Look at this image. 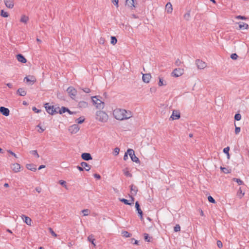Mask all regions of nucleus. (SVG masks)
Segmentation results:
<instances>
[{"label": "nucleus", "instance_id": "obj_1", "mask_svg": "<svg viewBox=\"0 0 249 249\" xmlns=\"http://www.w3.org/2000/svg\"><path fill=\"white\" fill-rule=\"evenodd\" d=\"M124 112L126 113V110L118 108L113 111V115L115 119L118 120H124Z\"/></svg>", "mask_w": 249, "mask_h": 249}, {"label": "nucleus", "instance_id": "obj_2", "mask_svg": "<svg viewBox=\"0 0 249 249\" xmlns=\"http://www.w3.org/2000/svg\"><path fill=\"white\" fill-rule=\"evenodd\" d=\"M99 98L100 96H95L91 97L93 103L96 105V107L98 109H103L104 107V102L102 101Z\"/></svg>", "mask_w": 249, "mask_h": 249}, {"label": "nucleus", "instance_id": "obj_3", "mask_svg": "<svg viewBox=\"0 0 249 249\" xmlns=\"http://www.w3.org/2000/svg\"><path fill=\"white\" fill-rule=\"evenodd\" d=\"M96 118L101 122H106L108 119V115L105 112L100 110L96 112Z\"/></svg>", "mask_w": 249, "mask_h": 249}, {"label": "nucleus", "instance_id": "obj_4", "mask_svg": "<svg viewBox=\"0 0 249 249\" xmlns=\"http://www.w3.org/2000/svg\"><path fill=\"white\" fill-rule=\"evenodd\" d=\"M127 153L133 162L137 163H140V160H139V158L136 156L135 152L132 149H128Z\"/></svg>", "mask_w": 249, "mask_h": 249}, {"label": "nucleus", "instance_id": "obj_5", "mask_svg": "<svg viewBox=\"0 0 249 249\" xmlns=\"http://www.w3.org/2000/svg\"><path fill=\"white\" fill-rule=\"evenodd\" d=\"M44 107L46 111L51 115H54L56 114V111L54 109L53 106L49 105V103H46L44 104Z\"/></svg>", "mask_w": 249, "mask_h": 249}, {"label": "nucleus", "instance_id": "obj_6", "mask_svg": "<svg viewBox=\"0 0 249 249\" xmlns=\"http://www.w3.org/2000/svg\"><path fill=\"white\" fill-rule=\"evenodd\" d=\"M67 91L71 98L74 99L77 94V90L73 87L71 86L67 89Z\"/></svg>", "mask_w": 249, "mask_h": 249}, {"label": "nucleus", "instance_id": "obj_7", "mask_svg": "<svg viewBox=\"0 0 249 249\" xmlns=\"http://www.w3.org/2000/svg\"><path fill=\"white\" fill-rule=\"evenodd\" d=\"M184 73V70L181 68H176L174 70L173 72L171 73V75L173 76L178 77L182 75Z\"/></svg>", "mask_w": 249, "mask_h": 249}, {"label": "nucleus", "instance_id": "obj_8", "mask_svg": "<svg viewBox=\"0 0 249 249\" xmlns=\"http://www.w3.org/2000/svg\"><path fill=\"white\" fill-rule=\"evenodd\" d=\"M24 81L26 82L29 85H32L36 81V78L34 76L29 75L24 78Z\"/></svg>", "mask_w": 249, "mask_h": 249}, {"label": "nucleus", "instance_id": "obj_9", "mask_svg": "<svg viewBox=\"0 0 249 249\" xmlns=\"http://www.w3.org/2000/svg\"><path fill=\"white\" fill-rule=\"evenodd\" d=\"M135 208L136 211L137 212L138 216L140 217L141 220H143V212L140 208V205L138 201H136L135 203Z\"/></svg>", "mask_w": 249, "mask_h": 249}, {"label": "nucleus", "instance_id": "obj_10", "mask_svg": "<svg viewBox=\"0 0 249 249\" xmlns=\"http://www.w3.org/2000/svg\"><path fill=\"white\" fill-rule=\"evenodd\" d=\"M136 3L135 0H126L125 5L128 6L131 9L133 10L136 8Z\"/></svg>", "mask_w": 249, "mask_h": 249}, {"label": "nucleus", "instance_id": "obj_11", "mask_svg": "<svg viewBox=\"0 0 249 249\" xmlns=\"http://www.w3.org/2000/svg\"><path fill=\"white\" fill-rule=\"evenodd\" d=\"M196 64L198 69H203L206 67V64L203 61L200 59H196Z\"/></svg>", "mask_w": 249, "mask_h": 249}, {"label": "nucleus", "instance_id": "obj_12", "mask_svg": "<svg viewBox=\"0 0 249 249\" xmlns=\"http://www.w3.org/2000/svg\"><path fill=\"white\" fill-rule=\"evenodd\" d=\"M79 129L78 125L74 124L69 127V130L71 133L75 134L79 131Z\"/></svg>", "mask_w": 249, "mask_h": 249}, {"label": "nucleus", "instance_id": "obj_13", "mask_svg": "<svg viewBox=\"0 0 249 249\" xmlns=\"http://www.w3.org/2000/svg\"><path fill=\"white\" fill-rule=\"evenodd\" d=\"M0 113L5 116H8L9 115L10 110L8 108L4 107H0Z\"/></svg>", "mask_w": 249, "mask_h": 249}, {"label": "nucleus", "instance_id": "obj_14", "mask_svg": "<svg viewBox=\"0 0 249 249\" xmlns=\"http://www.w3.org/2000/svg\"><path fill=\"white\" fill-rule=\"evenodd\" d=\"M81 158L83 160L88 161L92 159L90 154L89 153H83L81 154Z\"/></svg>", "mask_w": 249, "mask_h": 249}, {"label": "nucleus", "instance_id": "obj_15", "mask_svg": "<svg viewBox=\"0 0 249 249\" xmlns=\"http://www.w3.org/2000/svg\"><path fill=\"white\" fill-rule=\"evenodd\" d=\"M151 78V75L150 73L143 74L142 75V81L146 83H148Z\"/></svg>", "mask_w": 249, "mask_h": 249}, {"label": "nucleus", "instance_id": "obj_16", "mask_svg": "<svg viewBox=\"0 0 249 249\" xmlns=\"http://www.w3.org/2000/svg\"><path fill=\"white\" fill-rule=\"evenodd\" d=\"M180 117V113L177 110H174L170 118L173 120L178 119Z\"/></svg>", "mask_w": 249, "mask_h": 249}, {"label": "nucleus", "instance_id": "obj_17", "mask_svg": "<svg viewBox=\"0 0 249 249\" xmlns=\"http://www.w3.org/2000/svg\"><path fill=\"white\" fill-rule=\"evenodd\" d=\"M130 193L133 196H136L138 191V187L134 184H131L130 186Z\"/></svg>", "mask_w": 249, "mask_h": 249}, {"label": "nucleus", "instance_id": "obj_18", "mask_svg": "<svg viewBox=\"0 0 249 249\" xmlns=\"http://www.w3.org/2000/svg\"><path fill=\"white\" fill-rule=\"evenodd\" d=\"M16 57L18 60L22 63H25L27 62V59L21 53L18 54Z\"/></svg>", "mask_w": 249, "mask_h": 249}, {"label": "nucleus", "instance_id": "obj_19", "mask_svg": "<svg viewBox=\"0 0 249 249\" xmlns=\"http://www.w3.org/2000/svg\"><path fill=\"white\" fill-rule=\"evenodd\" d=\"M11 168L14 172L17 173L20 171V165L18 163H15L12 165Z\"/></svg>", "mask_w": 249, "mask_h": 249}, {"label": "nucleus", "instance_id": "obj_20", "mask_svg": "<svg viewBox=\"0 0 249 249\" xmlns=\"http://www.w3.org/2000/svg\"><path fill=\"white\" fill-rule=\"evenodd\" d=\"M21 217H22V218L24 222L26 224H27L28 225H30V226L31 225L32 220L30 217H29L25 215H23V214L22 215Z\"/></svg>", "mask_w": 249, "mask_h": 249}, {"label": "nucleus", "instance_id": "obj_21", "mask_svg": "<svg viewBox=\"0 0 249 249\" xmlns=\"http://www.w3.org/2000/svg\"><path fill=\"white\" fill-rule=\"evenodd\" d=\"M4 2L7 7L12 8L14 7V0H4Z\"/></svg>", "mask_w": 249, "mask_h": 249}, {"label": "nucleus", "instance_id": "obj_22", "mask_svg": "<svg viewBox=\"0 0 249 249\" xmlns=\"http://www.w3.org/2000/svg\"><path fill=\"white\" fill-rule=\"evenodd\" d=\"M26 91L24 88H19L17 91V94L21 96H24L26 95Z\"/></svg>", "mask_w": 249, "mask_h": 249}, {"label": "nucleus", "instance_id": "obj_23", "mask_svg": "<svg viewBox=\"0 0 249 249\" xmlns=\"http://www.w3.org/2000/svg\"><path fill=\"white\" fill-rule=\"evenodd\" d=\"M80 164L84 168V170L85 169L87 171H89L91 168V165L86 162H82Z\"/></svg>", "mask_w": 249, "mask_h": 249}, {"label": "nucleus", "instance_id": "obj_24", "mask_svg": "<svg viewBox=\"0 0 249 249\" xmlns=\"http://www.w3.org/2000/svg\"><path fill=\"white\" fill-rule=\"evenodd\" d=\"M239 24V29H249V25L243 22H239L238 23Z\"/></svg>", "mask_w": 249, "mask_h": 249}, {"label": "nucleus", "instance_id": "obj_25", "mask_svg": "<svg viewBox=\"0 0 249 249\" xmlns=\"http://www.w3.org/2000/svg\"><path fill=\"white\" fill-rule=\"evenodd\" d=\"M26 168L32 171H36V165L34 164H26Z\"/></svg>", "mask_w": 249, "mask_h": 249}, {"label": "nucleus", "instance_id": "obj_26", "mask_svg": "<svg viewBox=\"0 0 249 249\" xmlns=\"http://www.w3.org/2000/svg\"><path fill=\"white\" fill-rule=\"evenodd\" d=\"M165 10L168 13H171L172 12L173 8L172 5L170 2H168L165 6Z\"/></svg>", "mask_w": 249, "mask_h": 249}, {"label": "nucleus", "instance_id": "obj_27", "mask_svg": "<svg viewBox=\"0 0 249 249\" xmlns=\"http://www.w3.org/2000/svg\"><path fill=\"white\" fill-rule=\"evenodd\" d=\"M78 106L79 108H86L88 106V104L85 101H80Z\"/></svg>", "mask_w": 249, "mask_h": 249}, {"label": "nucleus", "instance_id": "obj_28", "mask_svg": "<svg viewBox=\"0 0 249 249\" xmlns=\"http://www.w3.org/2000/svg\"><path fill=\"white\" fill-rule=\"evenodd\" d=\"M124 120L128 119L132 116V113L130 111L126 110V113L124 112Z\"/></svg>", "mask_w": 249, "mask_h": 249}, {"label": "nucleus", "instance_id": "obj_29", "mask_svg": "<svg viewBox=\"0 0 249 249\" xmlns=\"http://www.w3.org/2000/svg\"><path fill=\"white\" fill-rule=\"evenodd\" d=\"M28 20H29L28 17L25 16V15H22L20 19V21L21 22H23L24 23H26L28 21Z\"/></svg>", "mask_w": 249, "mask_h": 249}, {"label": "nucleus", "instance_id": "obj_30", "mask_svg": "<svg viewBox=\"0 0 249 249\" xmlns=\"http://www.w3.org/2000/svg\"><path fill=\"white\" fill-rule=\"evenodd\" d=\"M88 241L91 243V244L94 245V246H95V244L94 242L95 239L94 238V235L92 234L89 235L88 237Z\"/></svg>", "mask_w": 249, "mask_h": 249}, {"label": "nucleus", "instance_id": "obj_31", "mask_svg": "<svg viewBox=\"0 0 249 249\" xmlns=\"http://www.w3.org/2000/svg\"><path fill=\"white\" fill-rule=\"evenodd\" d=\"M121 202L124 203L125 205H132V203H130L129 201L125 198H119Z\"/></svg>", "mask_w": 249, "mask_h": 249}, {"label": "nucleus", "instance_id": "obj_32", "mask_svg": "<svg viewBox=\"0 0 249 249\" xmlns=\"http://www.w3.org/2000/svg\"><path fill=\"white\" fill-rule=\"evenodd\" d=\"M159 81L158 83V85L159 86H164L166 85V82H164V80L162 77H159Z\"/></svg>", "mask_w": 249, "mask_h": 249}, {"label": "nucleus", "instance_id": "obj_33", "mask_svg": "<svg viewBox=\"0 0 249 249\" xmlns=\"http://www.w3.org/2000/svg\"><path fill=\"white\" fill-rule=\"evenodd\" d=\"M68 110H69L68 108L65 107H62L60 108V109H59V113L60 114H62L67 112Z\"/></svg>", "mask_w": 249, "mask_h": 249}, {"label": "nucleus", "instance_id": "obj_34", "mask_svg": "<svg viewBox=\"0 0 249 249\" xmlns=\"http://www.w3.org/2000/svg\"><path fill=\"white\" fill-rule=\"evenodd\" d=\"M232 180L234 181L237 182L239 185H244V182L242 180H241L240 178H233L232 179Z\"/></svg>", "mask_w": 249, "mask_h": 249}, {"label": "nucleus", "instance_id": "obj_35", "mask_svg": "<svg viewBox=\"0 0 249 249\" xmlns=\"http://www.w3.org/2000/svg\"><path fill=\"white\" fill-rule=\"evenodd\" d=\"M183 17H184V18L188 21L190 20V17H191V16H190V11H188L187 12V13H186V14H185L183 16Z\"/></svg>", "mask_w": 249, "mask_h": 249}, {"label": "nucleus", "instance_id": "obj_36", "mask_svg": "<svg viewBox=\"0 0 249 249\" xmlns=\"http://www.w3.org/2000/svg\"><path fill=\"white\" fill-rule=\"evenodd\" d=\"M85 121L84 117H80L75 120V122L78 124H81Z\"/></svg>", "mask_w": 249, "mask_h": 249}, {"label": "nucleus", "instance_id": "obj_37", "mask_svg": "<svg viewBox=\"0 0 249 249\" xmlns=\"http://www.w3.org/2000/svg\"><path fill=\"white\" fill-rule=\"evenodd\" d=\"M122 234L124 237H129L131 236V234L127 231H123Z\"/></svg>", "mask_w": 249, "mask_h": 249}, {"label": "nucleus", "instance_id": "obj_38", "mask_svg": "<svg viewBox=\"0 0 249 249\" xmlns=\"http://www.w3.org/2000/svg\"><path fill=\"white\" fill-rule=\"evenodd\" d=\"M0 16L4 18H7L9 16V14L7 12H5L3 10L0 11Z\"/></svg>", "mask_w": 249, "mask_h": 249}, {"label": "nucleus", "instance_id": "obj_39", "mask_svg": "<svg viewBox=\"0 0 249 249\" xmlns=\"http://www.w3.org/2000/svg\"><path fill=\"white\" fill-rule=\"evenodd\" d=\"M237 195L240 198H241L244 195V193H243L241 187L239 188V189L238 191Z\"/></svg>", "mask_w": 249, "mask_h": 249}, {"label": "nucleus", "instance_id": "obj_40", "mask_svg": "<svg viewBox=\"0 0 249 249\" xmlns=\"http://www.w3.org/2000/svg\"><path fill=\"white\" fill-rule=\"evenodd\" d=\"M117 42V39L115 36H111V43L112 45H115L116 44Z\"/></svg>", "mask_w": 249, "mask_h": 249}, {"label": "nucleus", "instance_id": "obj_41", "mask_svg": "<svg viewBox=\"0 0 249 249\" xmlns=\"http://www.w3.org/2000/svg\"><path fill=\"white\" fill-rule=\"evenodd\" d=\"M30 153L33 155L36 156V158H39V156L37 153V150H32L30 151Z\"/></svg>", "mask_w": 249, "mask_h": 249}, {"label": "nucleus", "instance_id": "obj_42", "mask_svg": "<svg viewBox=\"0 0 249 249\" xmlns=\"http://www.w3.org/2000/svg\"><path fill=\"white\" fill-rule=\"evenodd\" d=\"M241 119V115L239 113H236L234 116V119L236 121H240Z\"/></svg>", "mask_w": 249, "mask_h": 249}, {"label": "nucleus", "instance_id": "obj_43", "mask_svg": "<svg viewBox=\"0 0 249 249\" xmlns=\"http://www.w3.org/2000/svg\"><path fill=\"white\" fill-rule=\"evenodd\" d=\"M143 236H144V240L145 241L150 242V238L148 234L145 233L143 234Z\"/></svg>", "mask_w": 249, "mask_h": 249}, {"label": "nucleus", "instance_id": "obj_44", "mask_svg": "<svg viewBox=\"0 0 249 249\" xmlns=\"http://www.w3.org/2000/svg\"><path fill=\"white\" fill-rule=\"evenodd\" d=\"M235 18L238 19H242V20H246L248 18L243 16L239 15V16H237L235 17Z\"/></svg>", "mask_w": 249, "mask_h": 249}, {"label": "nucleus", "instance_id": "obj_45", "mask_svg": "<svg viewBox=\"0 0 249 249\" xmlns=\"http://www.w3.org/2000/svg\"><path fill=\"white\" fill-rule=\"evenodd\" d=\"M208 201L210 203H216V201L214 200V199L212 196H209L208 197Z\"/></svg>", "mask_w": 249, "mask_h": 249}, {"label": "nucleus", "instance_id": "obj_46", "mask_svg": "<svg viewBox=\"0 0 249 249\" xmlns=\"http://www.w3.org/2000/svg\"><path fill=\"white\" fill-rule=\"evenodd\" d=\"M220 169L225 174H228V173H230V172L229 171V169H227V168L226 167H220Z\"/></svg>", "mask_w": 249, "mask_h": 249}, {"label": "nucleus", "instance_id": "obj_47", "mask_svg": "<svg viewBox=\"0 0 249 249\" xmlns=\"http://www.w3.org/2000/svg\"><path fill=\"white\" fill-rule=\"evenodd\" d=\"M174 230L175 232H178L180 231V227L179 225L177 224L174 228Z\"/></svg>", "mask_w": 249, "mask_h": 249}, {"label": "nucleus", "instance_id": "obj_48", "mask_svg": "<svg viewBox=\"0 0 249 249\" xmlns=\"http://www.w3.org/2000/svg\"><path fill=\"white\" fill-rule=\"evenodd\" d=\"M238 56L236 53H232L231 55V58L233 60H236L238 58Z\"/></svg>", "mask_w": 249, "mask_h": 249}, {"label": "nucleus", "instance_id": "obj_49", "mask_svg": "<svg viewBox=\"0 0 249 249\" xmlns=\"http://www.w3.org/2000/svg\"><path fill=\"white\" fill-rule=\"evenodd\" d=\"M119 151H120V149L118 147H116L114 149L113 154L115 156H117V155H118L119 154Z\"/></svg>", "mask_w": 249, "mask_h": 249}, {"label": "nucleus", "instance_id": "obj_50", "mask_svg": "<svg viewBox=\"0 0 249 249\" xmlns=\"http://www.w3.org/2000/svg\"><path fill=\"white\" fill-rule=\"evenodd\" d=\"M49 230L51 234L54 237H57V235L55 233L53 230L51 228H49Z\"/></svg>", "mask_w": 249, "mask_h": 249}, {"label": "nucleus", "instance_id": "obj_51", "mask_svg": "<svg viewBox=\"0 0 249 249\" xmlns=\"http://www.w3.org/2000/svg\"><path fill=\"white\" fill-rule=\"evenodd\" d=\"M111 2L112 3L114 4V5L118 8L119 7V0H111Z\"/></svg>", "mask_w": 249, "mask_h": 249}, {"label": "nucleus", "instance_id": "obj_52", "mask_svg": "<svg viewBox=\"0 0 249 249\" xmlns=\"http://www.w3.org/2000/svg\"><path fill=\"white\" fill-rule=\"evenodd\" d=\"M230 151V147L227 146L224 148L223 149V152L226 154V155L229 153Z\"/></svg>", "mask_w": 249, "mask_h": 249}, {"label": "nucleus", "instance_id": "obj_53", "mask_svg": "<svg viewBox=\"0 0 249 249\" xmlns=\"http://www.w3.org/2000/svg\"><path fill=\"white\" fill-rule=\"evenodd\" d=\"M235 134H238L240 132L241 128H240V127L236 126L235 124Z\"/></svg>", "mask_w": 249, "mask_h": 249}, {"label": "nucleus", "instance_id": "obj_54", "mask_svg": "<svg viewBox=\"0 0 249 249\" xmlns=\"http://www.w3.org/2000/svg\"><path fill=\"white\" fill-rule=\"evenodd\" d=\"M124 175L126 176V177H132V175L129 171H124Z\"/></svg>", "mask_w": 249, "mask_h": 249}, {"label": "nucleus", "instance_id": "obj_55", "mask_svg": "<svg viewBox=\"0 0 249 249\" xmlns=\"http://www.w3.org/2000/svg\"><path fill=\"white\" fill-rule=\"evenodd\" d=\"M82 212L84 214V216H87L89 214V210L88 209H84Z\"/></svg>", "mask_w": 249, "mask_h": 249}, {"label": "nucleus", "instance_id": "obj_56", "mask_svg": "<svg viewBox=\"0 0 249 249\" xmlns=\"http://www.w3.org/2000/svg\"><path fill=\"white\" fill-rule=\"evenodd\" d=\"M32 110L37 113H40L41 111V110L36 108L35 107H33Z\"/></svg>", "mask_w": 249, "mask_h": 249}, {"label": "nucleus", "instance_id": "obj_57", "mask_svg": "<svg viewBox=\"0 0 249 249\" xmlns=\"http://www.w3.org/2000/svg\"><path fill=\"white\" fill-rule=\"evenodd\" d=\"M181 63L182 62L179 59H177L175 62V65L177 66H179Z\"/></svg>", "mask_w": 249, "mask_h": 249}, {"label": "nucleus", "instance_id": "obj_58", "mask_svg": "<svg viewBox=\"0 0 249 249\" xmlns=\"http://www.w3.org/2000/svg\"><path fill=\"white\" fill-rule=\"evenodd\" d=\"M37 127L39 128V129H40V130H38V132L39 133H42V132H43L45 130V128H42L41 127V126H40V124H38V125H37Z\"/></svg>", "mask_w": 249, "mask_h": 249}, {"label": "nucleus", "instance_id": "obj_59", "mask_svg": "<svg viewBox=\"0 0 249 249\" xmlns=\"http://www.w3.org/2000/svg\"><path fill=\"white\" fill-rule=\"evenodd\" d=\"M81 89L83 90V91L87 93H89L90 92V89L88 88Z\"/></svg>", "mask_w": 249, "mask_h": 249}, {"label": "nucleus", "instance_id": "obj_60", "mask_svg": "<svg viewBox=\"0 0 249 249\" xmlns=\"http://www.w3.org/2000/svg\"><path fill=\"white\" fill-rule=\"evenodd\" d=\"M217 245L218 247L219 248H222L223 246L222 243L220 240H218L217 241Z\"/></svg>", "mask_w": 249, "mask_h": 249}, {"label": "nucleus", "instance_id": "obj_61", "mask_svg": "<svg viewBox=\"0 0 249 249\" xmlns=\"http://www.w3.org/2000/svg\"><path fill=\"white\" fill-rule=\"evenodd\" d=\"M129 197L131 199V202L130 203H132V204H133L134 203V200H135V198L134 197V196L132 195V194H131V195H129Z\"/></svg>", "mask_w": 249, "mask_h": 249}, {"label": "nucleus", "instance_id": "obj_62", "mask_svg": "<svg viewBox=\"0 0 249 249\" xmlns=\"http://www.w3.org/2000/svg\"><path fill=\"white\" fill-rule=\"evenodd\" d=\"M93 176L95 178H96L97 179H100L101 178V176L99 174H93Z\"/></svg>", "mask_w": 249, "mask_h": 249}, {"label": "nucleus", "instance_id": "obj_63", "mask_svg": "<svg viewBox=\"0 0 249 249\" xmlns=\"http://www.w3.org/2000/svg\"><path fill=\"white\" fill-rule=\"evenodd\" d=\"M7 152L10 153L11 155H12V156H14L15 158H17V155L14 153L13 152H12L11 150H9L7 151Z\"/></svg>", "mask_w": 249, "mask_h": 249}, {"label": "nucleus", "instance_id": "obj_64", "mask_svg": "<svg viewBox=\"0 0 249 249\" xmlns=\"http://www.w3.org/2000/svg\"><path fill=\"white\" fill-rule=\"evenodd\" d=\"M60 184L63 186H66V181L63 180H60L59 181Z\"/></svg>", "mask_w": 249, "mask_h": 249}]
</instances>
